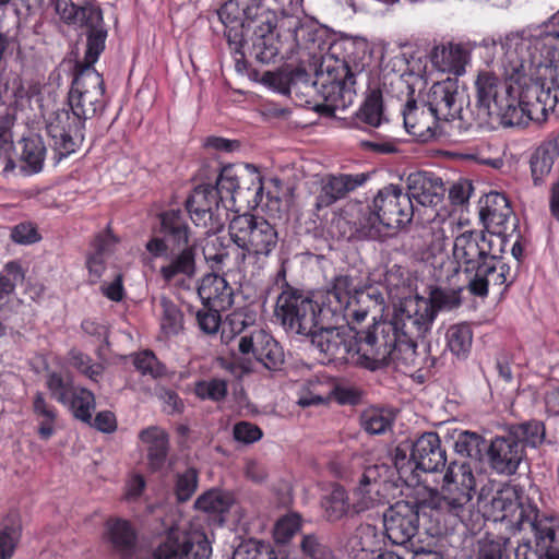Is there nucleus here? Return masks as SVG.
Returning a JSON list of instances; mask_svg holds the SVG:
<instances>
[{
    "label": "nucleus",
    "mask_w": 559,
    "mask_h": 559,
    "mask_svg": "<svg viewBox=\"0 0 559 559\" xmlns=\"http://www.w3.org/2000/svg\"><path fill=\"white\" fill-rule=\"evenodd\" d=\"M506 84L491 72H479L475 81L478 124L497 118L503 126H520L533 120L544 122L557 105L545 84L531 83L535 62L531 46L521 40L508 46L501 60Z\"/></svg>",
    "instance_id": "f257e3e1"
},
{
    "label": "nucleus",
    "mask_w": 559,
    "mask_h": 559,
    "mask_svg": "<svg viewBox=\"0 0 559 559\" xmlns=\"http://www.w3.org/2000/svg\"><path fill=\"white\" fill-rule=\"evenodd\" d=\"M285 45V62L282 64V95L288 96L296 106L305 107L312 104L316 83L310 82L309 71L316 76L328 74L337 81L342 97L353 102L356 85L366 81L364 58L355 59L347 56L342 61L335 60L331 67L332 55H323L325 41L318 36L317 29L301 23L295 15L282 14V46Z\"/></svg>",
    "instance_id": "f03ea898"
},
{
    "label": "nucleus",
    "mask_w": 559,
    "mask_h": 559,
    "mask_svg": "<svg viewBox=\"0 0 559 559\" xmlns=\"http://www.w3.org/2000/svg\"><path fill=\"white\" fill-rule=\"evenodd\" d=\"M86 63L78 66L68 93L69 109H57L47 122V132L60 158L74 153L84 140L85 121L100 114L105 106V83L85 56Z\"/></svg>",
    "instance_id": "7ed1b4c3"
},
{
    "label": "nucleus",
    "mask_w": 559,
    "mask_h": 559,
    "mask_svg": "<svg viewBox=\"0 0 559 559\" xmlns=\"http://www.w3.org/2000/svg\"><path fill=\"white\" fill-rule=\"evenodd\" d=\"M251 0H228L218 10V17L225 25V36L230 48L236 55L243 58L241 51L243 45V28L246 22L255 19L254 34L258 41L257 59L261 63H275L280 48L277 0H259L257 5L250 4Z\"/></svg>",
    "instance_id": "20e7f679"
},
{
    "label": "nucleus",
    "mask_w": 559,
    "mask_h": 559,
    "mask_svg": "<svg viewBox=\"0 0 559 559\" xmlns=\"http://www.w3.org/2000/svg\"><path fill=\"white\" fill-rule=\"evenodd\" d=\"M475 490L476 479L472 467L466 463L451 462L443 474L440 488H428L423 502L430 509L464 522L475 509Z\"/></svg>",
    "instance_id": "39448f33"
},
{
    "label": "nucleus",
    "mask_w": 559,
    "mask_h": 559,
    "mask_svg": "<svg viewBox=\"0 0 559 559\" xmlns=\"http://www.w3.org/2000/svg\"><path fill=\"white\" fill-rule=\"evenodd\" d=\"M433 321L431 305L418 296L401 301L388 321L401 341V359L407 367H423L426 353L417 350V341L430 332Z\"/></svg>",
    "instance_id": "423d86ee"
},
{
    "label": "nucleus",
    "mask_w": 559,
    "mask_h": 559,
    "mask_svg": "<svg viewBox=\"0 0 559 559\" xmlns=\"http://www.w3.org/2000/svg\"><path fill=\"white\" fill-rule=\"evenodd\" d=\"M160 231L170 245V257L159 270L166 282L178 275L192 278L195 274L197 240L189 224L179 210H169L159 215Z\"/></svg>",
    "instance_id": "0eeeda50"
},
{
    "label": "nucleus",
    "mask_w": 559,
    "mask_h": 559,
    "mask_svg": "<svg viewBox=\"0 0 559 559\" xmlns=\"http://www.w3.org/2000/svg\"><path fill=\"white\" fill-rule=\"evenodd\" d=\"M401 341L392 330L391 323H374L368 331L359 333L355 346V365L369 370H378L393 365L396 370L412 373L420 367H407L401 357Z\"/></svg>",
    "instance_id": "6e6552de"
},
{
    "label": "nucleus",
    "mask_w": 559,
    "mask_h": 559,
    "mask_svg": "<svg viewBox=\"0 0 559 559\" xmlns=\"http://www.w3.org/2000/svg\"><path fill=\"white\" fill-rule=\"evenodd\" d=\"M228 234L237 247L235 266L240 269L247 255L257 262L269 258L278 243V231L275 225L265 218L249 213L235 215L228 225Z\"/></svg>",
    "instance_id": "1a4fd4ad"
},
{
    "label": "nucleus",
    "mask_w": 559,
    "mask_h": 559,
    "mask_svg": "<svg viewBox=\"0 0 559 559\" xmlns=\"http://www.w3.org/2000/svg\"><path fill=\"white\" fill-rule=\"evenodd\" d=\"M371 235L378 238L406 227L414 216V205L409 195L396 185H388L380 189L371 204H364Z\"/></svg>",
    "instance_id": "9d476101"
},
{
    "label": "nucleus",
    "mask_w": 559,
    "mask_h": 559,
    "mask_svg": "<svg viewBox=\"0 0 559 559\" xmlns=\"http://www.w3.org/2000/svg\"><path fill=\"white\" fill-rule=\"evenodd\" d=\"M56 11L68 24L84 28L87 36L86 57L96 62L105 49L107 31L96 0H53Z\"/></svg>",
    "instance_id": "9b49d317"
},
{
    "label": "nucleus",
    "mask_w": 559,
    "mask_h": 559,
    "mask_svg": "<svg viewBox=\"0 0 559 559\" xmlns=\"http://www.w3.org/2000/svg\"><path fill=\"white\" fill-rule=\"evenodd\" d=\"M504 240L501 236L480 230H465L453 241L452 254L459 266H464L465 273L473 272L484 261L496 260L503 252Z\"/></svg>",
    "instance_id": "f8f14e48"
},
{
    "label": "nucleus",
    "mask_w": 559,
    "mask_h": 559,
    "mask_svg": "<svg viewBox=\"0 0 559 559\" xmlns=\"http://www.w3.org/2000/svg\"><path fill=\"white\" fill-rule=\"evenodd\" d=\"M333 319H324L310 336L311 343L329 361L355 365V346L359 332L348 324L333 325Z\"/></svg>",
    "instance_id": "ddd939ff"
},
{
    "label": "nucleus",
    "mask_w": 559,
    "mask_h": 559,
    "mask_svg": "<svg viewBox=\"0 0 559 559\" xmlns=\"http://www.w3.org/2000/svg\"><path fill=\"white\" fill-rule=\"evenodd\" d=\"M186 209L197 226L207 228L206 234L219 233L228 219V204H222L212 185L195 187L186 201Z\"/></svg>",
    "instance_id": "4468645a"
},
{
    "label": "nucleus",
    "mask_w": 559,
    "mask_h": 559,
    "mask_svg": "<svg viewBox=\"0 0 559 559\" xmlns=\"http://www.w3.org/2000/svg\"><path fill=\"white\" fill-rule=\"evenodd\" d=\"M324 319L320 316L319 299L316 300L300 294H289L282 305V325L288 331L310 337Z\"/></svg>",
    "instance_id": "2eb2a0df"
},
{
    "label": "nucleus",
    "mask_w": 559,
    "mask_h": 559,
    "mask_svg": "<svg viewBox=\"0 0 559 559\" xmlns=\"http://www.w3.org/2000/svg\"><path fill=\"white\" fill-rule=\"evenodd\" d=\"M212 547L203 532L171 533L154 552V559H210Z\"/></svg>",
    "instance_id": "dca6fc26"
},
{
    "label": "nucleus",
    "mask_w": 559,
    "mask_h": 559,
    "mask_svg": "<svg viewBox=\"0 0 559 559\" xmlns=\"http://www.w3.org/2000/svg\"><path fill=\"white\" fill-rule=\"evenodd\" d=\"M386 537L395 545L411 542L419 530V507L409 501H397L383 513Z\"/></svg>",
    "instance_id": "f3484780"
},
{
    "label": "nucleus",
    "mask_w": 559,
    "mask_h": 559,
    "mask_svg": "<svg viewBox=\"0 0 559 559\" xmlns=\"http://www.w3.org/2000/svg\"><path fill=\"white\" fill-rule=\"evenodd\" d=\"M457 85L451 80L435 83L428 94L427 109L433 119L453 120L461 118L462 105L459 103Z\"/></svg>",
    "instance_id": "a211bd4d"
},
{
    "label": "nucleus",
    "mask_w": 559,
    "mask_h": 559,
    "mask_svg": "<svg viewBox=\"0 0 559 559\" xmlns=\"http://www.w3.org/2000/svg\"><path fill=\"white\" fill-rule=\"evenodd\" d=\"M490 466L499 474L513 475L525 456L523 445L509 432L498 437L488 447Z\"/></svg>",
    "instance_id": "6ab92c4d"
},
{
    "label": "nucleus",
    "mask_w": 559,
    "mask_h": 559,
    "mask_svg": "<svg viewBox=\"0 0 559 559\" xmlns=\"http://www.w3.org/2000/svg\"><path fill=\"white\" fill-rule=\"evenodd\" d=\"M406 194L423 206H437L444 197V186L438 176L428 171H416L406 178Z\"/></svg>",
    "instance_id": "aec40b11"
},
{
    "label": "nucleus",
    "mask_w": 559,
    "mask_h": 559,
    "mask_svg": "<svg viewBox=\"0 0 559 559\" xmlns=\"http://www.w3.org/2000/svg\"><path fill=\"white\" fill-rule=\"evenodd\" d=\"M412 460L416 467L426 473H436L444 468L447 464L445 450L436 432L421 435L412 447Z\"/></svg>",
    "instance_id": "412c9836"
},
{
    "label": "nucleus",
    "mask_w": 559,
    "mask_h": 559,
    "mask_svg": "<svg viewBox=\"0 0 559 559\" xmlns=\"http://www.w3.org/2000/svg\"><path fill=\"white\" fill-rule=\"evenodd\" d=\"M367 214L368 212L364 210V203H348L343 213L332 221V231L336 230L340 238L348 240L355 237L373 238Z\"/></svg>",
    "instance_id": "4be33fe9"
},
{
    "label": "nucleus",
    "mask_w": 559,
    "mask_h": 559,
    "mask_svg": "<svg viewBox=\"0 0 559 559\" xmlns=\"http://www.w3.org/2000/svg\"><path fill=\"white\" fill-rule=\"evenodd\" d=\"M355 290L359 289L354 284L353 277L344 274L335 276L331 287L317 296L320 316L331 317L335 319V323H338L342 306L355 294Z\"/></svg>",
    "instance_id": "5701e85b"
},
{
    "label": "nucleus",
    "mask_w": 559,
    "mask_h": 559,
    "mask_svg": "<svg viewBox=\"0 0 559 559\" xmlns=\"http://www.w3.org/2000/svg\"><path fill=\"white\" fill-rule=\"evenodd\" d=\"M479 218L486 228H496L499 235L508 229L509 221L513 214L507 197L500 192H490L481 201Z\"/></svg>",
    "instance_id": "b1692460"
},
{
    "label": "nucleus",
    "mask_w": 559,
    "mask_h": 559,
    "mask_svg": "<svg viewBox=\"0 0 559 559\" xmlns=\"http://www.w3.org/2000/svg\"><path fill=\"white\" fill-rule=\"evenodd\" d=\"M198 295L204 307L211 310H226L233 305V288L216 274H206L198 286Z\"/></svg>",
    "instance_id": "393cba45"
},
{
    "label": "nucleus",
    "mask_w": 559,
    "mask_h": 559,
    "mask_svg": "<svg viewBox=\"0 0 559 559\" xmlns=\"http://www.w3.org/2000/svg\"><path fill=\"white\" fill-rule=\"evenodd\" d=\"M365 175L329 176L322 183L321 191L316 199V209L321 210L343 199L350 191L361 186Z\"/></svg>",
    "instance_id": "a878e982"
},
{
    "label": "nucleus",
    "mask_w": 559,
    "mask_h": 559,
    "mask_svg": "<svg viewBox=\"0 0 559 559\" xmlns=\"http://www.w3.org/2000/svg\"><path fill=\"white\" fill-rule=\"evenodd\" d=\"M382 297L366 289L355 290V294L342 306L340 320L349 323H361L370 312L380 310Z\"/></svg>",
    "instance_id": "bb28decb"
},
{
    "label": "nucleus",
    "mask_w": 559,
    "mask_h": 559,
    "mask_svg": "<svg viewBox=\"0 0 559 559\" xmlns=\"http://www.w3.org/2000/svg\"><path fill=\"white\" fill-rule=\"evenodd\" d=\"M236 179L239 206H258L263 199V186L259 173L250 166L236 168Z\"/></svg>",
    "instance_id": "cd10ccee"
},
{
    "label": "nucleus",
    "mask_w": 559,
    "mask_h": 559,
    "mask_svg": "<svg viewBox=\"0 0 559 559\" xmlns=\"http://www.w3.org/2000/svg\"><path fill=\"white\" fill-rule=\"evenodd\" d=\"M431 62L439 71L461 75L465 71L467 52L456 44L437 46L431 52Z\"/></svg>",
    "instance_id": "c85d7f7f"
},
{
    "label": "nucleus",
    "mask_w": 559,
    "mask_h": 559,
    "mask_svg": "<svg viewBox=\"0 0 559 559\" xmlns=\"http://www.w3.org/2000/svg\"><path fill=\"white\" fill-rule=\"evenodd\" d=\"M107 535L112 549L123 559L130 558L136 547V534L128 521L121 519L107 522Z\"/></svg>",
    "instance_id": "c756f323"
},
{
    "label": "nucleus",
    "mask_w": 559,
    "mask_h": 559,
    "mask_svg": "<svg viewBox=\"0 0 559 559\" xmlns=\"http://www.w3.org/2000/svg\"><path fill=\"white\" fill-rule=\"evenodd\" d=\"M559 156V139L544 142L531 157V171L535 186L550 173L555 158Z\"/></svg>",
    "instance_id": "7c9ffc66"
},
{
    "label": "nucleus",
    "mask_w": 559,
    "mask_h": 559,
    "mask_svg": "<svg viewBox=\"0 0 559 559\" xmlns=\"http://www.w3.org/2000/svg\"><path fill=\"white\" fill-rule=\"evenodd\" d=\"M140 438L148 444L147 460L151 468L154 471L162 468L168 454L167 433L156 427H150L141 431Z\"/></svg>",
    "instance_id": "2f4dec72"
},
{
    "label": "nucleus",
    "mask_w": 559,
    "mask_h": 559,
    "mask_svg": "<svg viewBox=\"0 0 559 559\" xmlns=\"http://www.w3.org/2000/svg\"><path fill=\"white\" fill-rule=\"evenodd\" d=\"M528 525L534 533L536 546L544 551L549 559L559 555V528L555 530L548 519H535Z\"/></svg>",
    "instance_id": "473e14b6"
},
{
    "label": "nucleus",
    "mask_w": 559,
    "mask_h": 559,
    "mask_svg": "<svg viewBox=\"0 0 559 559\" xmlns=\"http://www.w3.org/2000/svg\"><path fill=\"white\" fill-rule=\"evenodd\" d=\"M32 411L38 423V435L43 440H48L56 432L57 409L47 402L44 393L36 392L33 397Z\"/></svg>",
    "instance_id": "72a5a7b5"
},
{
    "label": "nucleus",
    "mask_w": 559,
    "mask_h": 559,
    "mask_svg": "<svg viewBox=\"0 0 559 559\" xmlns=\"http://www.w3.org/2000/svg\"><path fill=\"white\" fill-rule=\"evenodd\" d=\"M26 271L17 260L7 262L0 271V306L4 307L15 288L25 281Z\"/></svg>",
    "instance_id": "f704fd0d"
},
{
    "label": "nucleus",
    "mask_w": 559,
    "mask_h": 559,
    "mask_svg": "<svg viewBox=\"0 0 559 559\" xmlns=\"http://www.w3.org/2000/svg\"><path fill=\"white\" fill-rule=\"evenodd\" d=\"M160 333L166 337L178 335L183 330V313L170 299L163 296L159 299Z\"/></svg>",
    "instance_id": "c9c22d12"
},
{
    "label": "nucleus",
    "mask_w": 559,
    "mask_h": 559,
    "mask_svg": "<svg viewBox=\"0 0 559 559\" xmlns=\"http://www.w3.org/2000/svg\"><path fill=\"white\" fill-rule=\"evenodd\" d=\"M20 144L21 160L25 163L29 173H39L43 168L46 155V146L41 136L31 134L23 138Z\"/></svg>",
    "instance_id": "e433bc0d"
},
{
    "label": "nucleus",
    "mask_w": 559,
    "mask_h": 559,
    "mask_svg": "<svg viewBox=\"0 0 559 559\" xmlns=\"http://www.w3.org/2000/svg\"><path fill=\"white\" fill-rule=\"evenodd\" d=\"M447 348L459 359H465L472 348L473 331L466 323L453 324L445 333Z\"/></svg>",
    "instance_id": "4c0bfd02"
},
{
    "label": "nucleus",
    "mask_w": 559,
    "mask_h": 559,
    "mask_svg": "<svg viewBox=\"0 0 559 559\" xmlns=\"http://www.w3.org/2000/svg\"><path fill=\"white\" fill-rule=\"evenodd\" d=\"M533 59H535L533 57ZM535 62L534 75L531 83L545 84V88H549L551 95L557 96L559 103V50L556 51L549 64L543 66L540 61Z\"/></svg>",
    "instance_id": "58836bf2"
},
{
    "label": "nucleus",
    "mask_w": 559,
    "mask_h": 559,
    "mask_svg": "<svg viewBox=\"0 0 559 559\" xmlns=\"http://www.w3.org/2000/svg\"><path fill=\"white\" fill-rule=\"evenodd\" d=\"M509 432L523 448L525 445L537 448L544 442L546 435L544 424L535 419L513 425L510 427Z\"/></svg>",
    "instance_id": "ea45409f"
},
{
    "label": "nucleus",
    "mask_w": 559,
    "mask_h": 559,
    "mask_svg": "<svg viewBox=\"0 0 559 559\" xmlns=\"http://www.w3.org/2000/svg\"><path fill=\"white\" fill-rule=\"evenodd\" d=\"M213 187L222 204H228V210L238 205L236 167H224Z\"/></svg>",
    "instance_id": "a19ab883"
},
{
    "label": "nucleus",
    "mask_w": 559,
    "mask_h": 559,
    "mask_svg": "<svg viewBox=\"0 0 559 559\" xmlns=\"http://www.w3.org/2000/svg\"><path fill=\"white\" fill-rule=\"evenodd\" d=\"M73 416L86 424L92 423V413L95 409V396L85 388H74L68 396V405Z\"/></svg>",
    "instance_id": "79ce46f5"
},
{
    "label": "nucleus",
    "mask_w": 559,
    "mask_h": 559,
    "mask_svg": "<svg viewBox=\"0 0 559 559\" xmlns=\"http://www.w3.org/2000/svg\"><path fill=\"white\" fill-rule=\"evenodd\" d=\"M390 487L388 486L374 487L371 485L364 486V484H359L355 491L357 497V500L354 503L355 512L359 513L386 503V491Z\"/></svg>",
    "instance_id": "37998d69"
},
{
    "label": "nucleus",
    "mask_w": 559,
    "mask_h": 559,
    "mask_svg": "<svg viewBox=\"0 0 559 559\" xmlns=\"http://www.w3.org/2000/svg\"><path fill=\"white\" fill-rule=\"evenodd\" d=\"M331 399L332 391L330 384L312 380L301 386L297 404L301 407L323 405L329 403Z\"/></svg>",
    "instance_id": "c03bdc74"
},
{
    "label": "nucleus",
    "mask_w": 559,
    "mask_h": 559,
    "mask_svg": "<svg viewBox=\"0 0 559 559\" xmlns=\"http://www.w3.org/2000/svg\"><path fill=\"white\" fill-rule=\"evenodd\" d=\"M481 276H486L488 286L492 288L508 287L514 280L511 269L508 264L496 260H487L480 265Z\"/></svg>",
    "instance_id": "a18cd8bd"
},
{
    "label": "nucleus",
    "mask_w": 559,
    "mask_h": 559,
    "mask_svg": "<svg viewBox=\"0 0 559 559\" xmlns=\"http://www.w3.org/2000/svg\"><path fill=\"white\" fill-rule=\"evenodd\" d=\"M394 416L381 408H368L360 416L361 427L370 435H381L392 426Z\"/></svg>",
    "instance_id": "49530a36"
},
{
    "label": "nucleus",
    "mask_w": 559,
    "mask_h": 559,
    "mask_svg": "<svg viewBox=\"0 0 559 559\" xmlns=\"http://www.w3.org/2000/svg\"><path fill=\"white\" fill-rule=\"evenodd\" d=\"M456 453L474 460H480L483 452L488 450L485 439L476 432L462 431L454 443Z\"/></svg>",
    "instance_id": "de8ad7c7"
},
{
    "label": "nucleus",
    "mask_w": 559,
    "mask_h": 559,
    "mask_svg": "<svg viewBox=\"0 0 559 559\" xmlns=\"http://www.w3.org/2000/svg\"><path fill=\"white\" fill-rule=\"evenodd\" d=\"M358 117L365 123L371 127H379L383 118L382 94L379 90H373L367 96L360 107Z\"/></svg>",
    "instance_id": "09e8293b"
},
{
    "label": "nucleus",
    "mask_w": 559,
    "mask_h": 559,
    "mask_svg": "<svg viewBox=\"0 0 559 559\" xmlns=\"http://www.w3.org/2000/svg\"><path fill=\"white\" fill-rule=\"evenodd\" d=\"M231 502L227 493L212 489L200 496L194 507L206 513H224L229 510Z\"/></svg>",
    "instance_id": "8fccbe9b"
},
{
    "label": "nucleus",
    "mask_w": 559,
    "mask_h": 559,
    "mask_svg": "<svg viewBox=\"0 0 559 559\" xmlns=\"http://www.w3.org/2000/svg\"><path fill=\"white\" fill-rule=\"evenodd\" d=\"M231 559H277V556L270 544L247 540L236 547Z\"/></svg>",
    "instance_id": "3c124183"
},
{
    "label": "nucleus",
    "mask_w": 559,
    "mask_h": 559,
    "mask_svg": "<svg viewBox=\"0 0 559 559\" xmlns=\"http://www.w3.org/2000/svg\"><path fill=\"white\" fill-rule=\"evenodd\" d=\"M461 289H444L436 287L430 290L429 297L426 301L429 302L433 310V320L440 310H452L461 305L460 297Z\"/></svg>",
    "instance_id": "603ef678"
},
{
    "label": "nucleus",
    "mask_w": 559,
    "mask_h": 559,
    "mask_svg": "<svg viewBox=\"0 0 559 559\" xmlns=\"http://www.w3.org/2000/svg\"><path fill=\"white\" fill-rule=\"evenodd\" d=\"M491 509L500 520L512 518L516 511L522 513L515 495L510 489L500 490L493 496L491 500Z\"/></svg>",
    "instance_id": "864d4df0"
},
{
    "label": "nucleus",
    "mask_w": 559,
    "mask_h": 559,
    "mask_svg": "<svg viewBox=\"0 0 559 559\" xmlns=\"http://www.w3.org/2000/svg\"><path fill=\"white\" fill-rule=\"evenodd\" d=\"M349 504L346 491L341 487L334 488L324 503L326 519L330 522L340 521L347 514Z\"/></svg>",
    "instance_id": "5fc2aeb1"
},
{
    "label": "nucleus",
    "mask_w": 559,
    "mask_h": 559,
    "mask_svg": "<svg viewBox=\"0 0 559 559\" xmlns=\"http://www.w3.org/2000/svg\"><path fill=\"white\" fill-rule=\"evenodd\" d=\"M378 545L377 528L370 524H361L356 528L349 540L352 551L373 552Z\"/></svg>",
    "instance_id": "6e6d98bb"
},
{
    "label": "nucleus",
    "mask_w": 559,
    "mask_h": 559,
    "mask_svg": "<svg viewBox=\"0 0 559 559\" xmlns=\"http://www.w3.org/2000/svg\"><path fill=\"white\" fill-rule=\"evenodd\" d=\"M258 358L263 361L270 370H276L278 364V350L276 342L264 332H259L255 336Z\"/></svg>",
    "instance_id": "4d7b16f0"
},
{
    "label": "nucleus",
    "mask_w": 559,
    "mask_h": 559,
    "mask_svg": "<svg viewBox=\"0 0 559 559\" xmlns=\"http://www.w3.org/2000/svg\"><path fill=\"white\" fill-rule=\"evenodd\" d=\"M199 477L194 467H187L176 475L175 493L180 502L189 500L198 488Z\"/></svg>",
    "instance_id": "13d9d810"
},
{
    "label": "nucleus",
    "mask_w": 559,
    "mask_h": 559,
    "mask_svg": "<svg viewBox=\"0 0 559 559\" xmlns=\"http://www.w3.org/2000/svg\"><path fill=\"white\" fill-rule=\"evenodd\" d=\"M393 475L392 466L381 463L369 465L365 468L359 484L371 485L374 487L388 486L390 487V478Z\"/></svg>",
    "instance_id": "bf43d9fd"
},
{
    "label": "nucleus",
    "mask_w": 559,
    "mask_h": 559,
    "mask_svg": "<svg viewBox=\"0 0 559 559\" xmlns=\"http://www.w3.org/2000/svg\"><path fill=\"white\" fill-rule=\"evenodd\" d=\"M203 254L207 262L213 263V266L223 269L228 264L230 252L227 247L224 246L223 239L215 237L207 240L203 246Z\"/></svg>",
    "instance_id": "052dcab7"
},
{
    "label": "nucleus",
    "mask_w": 559,
    "mask_h": 559,
    "mask_svg": "<svg viewBox=\"0 0 559 559\" xmlns=\"http://www.w3.org/2000/svg\"><path fill=\"white\" fill-rule=\"evenodd\" d=\"M299 547L302 555L308 559H324L333 554L330 547L313 533L304 534Z\"/></svg>",
    "instance_id": "680f3d73"
},
{
    "label": "nucleus",
    "mask_w": 559,
    "mask_h": 559,
    "mask_svg": "<svg viewBox=\"0 0 559 559\" xmlns=\"http://www.w3.org/2000/svg\"><path fill=\"white\" fill-rule=\"evenodd\" d=\"M195 394L202 400L222 401L227 395V382L217 378L200 381L195 385Z\"/></svg>",
    "instance_id": "e2e57ef3"
},
{
    "label": "nucleus",
    "mask_w": 559,
    "mask_h": 559,
    "mask_svg": "<svg viewBox=\"0 0 559 559\" xmlns=\"http://www.w3.org/2000/svg\"><path fill=\"white\" fill-rule=\"evenodd\" d=\"M305 519L299 512L287 509L282 512V546L288 544L290 539L302 532Z\"/></svg>",
    "instance_id": "0e129e2a"
},
{
    "label": "nucleus",
    "mask_w": 559,
    "mask_h": 559,
    "mask_svg": "<svg viewBox=\"0 0 559 559\" xmlns=\"http://www.w3.org/2000/svg\"><path fill=\"white\" fill-rule=\"evenodd\" d=\"M46 385L52 399L68 405V396L74 390L70 382L66 381L60 373L49 372L46 377Z\"/></svg>",
    "instance_id": "69168bd1"
},
{
    "label": "nucleus",
    "mask_w": 559,
    "mask_h": 559,
    "mask_svg": "<svg viewBox=\"0 0 559 559\" xmlns=\"http://www.w3.org/2000/svg\"><path fill=\"white\" fill-rule=\"evenodd\" d=\"M69 356L70 364L93 381H96L104 371L100 364H92V359L80 350L72 349Z\"/></svg>",
    "instance_id": "338daca9"
},
{
    "label": "nucleus",
    "mask_w": 559,
    "mask_h": 559,
    "mask_svg": "<svg viewBox=\"0 0 559 559\" xmlns=\"http://www.w3.org/2000/svg\"><path fill=\"white\" fill-rule=\"evenodd\" d=\"M134 366L142 374H148L152 378H159L165 373V367L148 350L142 352L135 357Z\"/></svg>",
    "instance_id": "774afa93"
}]
</instances>
